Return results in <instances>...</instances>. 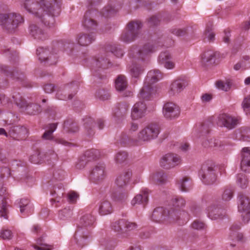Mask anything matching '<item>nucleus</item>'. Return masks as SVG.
I'll use <instances>...</instances> for the list:
<instances>
[{"label": "nucleus", "instance_id": "4468645a", "mask_svg": "<svg viewBox=\"0 0 250 250\" xmlns=\"http://www.w3.org/2000/svg\"><path fill=\"white\" fill-rule=\"evenodd\" d=\"M57 127V124L52 123L48 124L46 127V130L42 135V139L44 140H53L56 144H61L65 146H70L72 144L68 142L62 138H54L53 136V133L56 130Z\"/></svg>", "mask_w": 250, "mask_h": 250}, {"label": "nucleus", "instance_id": "6ab92c4d", "mask_svg": "<svg viewBox=\"0 0 250 250\" xmlns=\"http://www.w3.org/2000/svg\"><path fill=\"white\" fill-rule=\"evenodd\" d=\"M105 175V166L103 164H98L93 167L90 177L94 182L98 183L102 181Z\"/></svg>", "mask_w": 250, "mask_h": 250}, {"label": "nucleus", "instance_id": "1a4fd4ad", "mask_svg": "<svg viewBox=\"0 0 250 250\" xmlns=\"http://www.w3.org/2000/svg\"><path fill=\"white\" fill-rule=\"evenodd\" d=\"M160 133V127L156 124H150L142 129L138 135L137 141L148 142L156 138Z\"/></svg>", "mask_w": 250, "mask_h": 250}, {"label": "nucleus", "instance_id": "338daca9", "mask_svg": "<svg viewBox=\"0 0 250 250\" xmlns=\"http://www.w3.org/2000/svg\"><path fill=\"white\" fill-rule=\"evenodd\" d=\"M170 32L171 33L177 36H182L186 34L187 33V30L185 28H172L170 29Z\"/></svg>", "mask_w": 250, "mask_h": 250}, {"label": "nucleus", "instance_id": "39448f33", "mask_svg": "<svg viewBox=\"0 0 250 250\" xmlns=\"http://www.w3.org/2000/svg\"><path fill=\"white\" fill-rule=\"evenodd\" d=\"M22 17L14 12L0 14V24L8 32H14L18 27L23 22Z\"/></svg>", "mask_w": 250, "mask_h": 250}, {"label": "nucleus", "instance_id": "bf43d9fd", "mask_svg": "<svg viewBox=\"0 0 250 250\" xmlns=\"http://www.w3.org/2000/svg\"><path fill=\"white\" fill-rule=\"evenodd\" d=\"M242 106L246 114H250V95L245 97L242 103Z\"/></svg>", "mask_w": 250, "mask_h": 250}, {"label": "nucleus", "instance_id": "0e129e2a", "mask_svg": "<svg viewBox=\"0 0 250 250\" xmlns=\"http://www.w3.org/2000/svg\"><path fill=\"white\" fill-rule=\"evenodd\" d=\"M12 236V232L9 229H2L0 233V237L3 239L10 240Z\"/></svg>", "mask_w": 250, "mask_h": 250}, {"label": "nucleus", "instance_id": "c85d7f7f", "mask_svg": "<svg viewBox=\"0 0 250 250\" xmlns=\"http://www.w3.org/2000/svg\"><path fill=\"white\" fill-rule=\"evenodd\" d=\"M171 56L167 52H162L159 56L158 61L167 69H171L174 67V63L170 61Z\"/></svg>", "mask_w": 250, "mask_h": 250}, {"label": "nucleus", "instance_id": "8fccbe9b", "mask_svg": "<svg viewBox=\"0 0 250 250\" xmlns=\"http://www.w3.org/2000/svg\"><path fill=\"white\" fill-rule=\"evenodd\" d=\"M72 210L70 208H64L59 212V217L62 220H66L71 218L72 215Z\"/></svg>", "mask_w": 250, "mask_h": 250}, {"label": "nucleus", "instance_id": "dca6fc26", "mask_svg": "<svg viewBox=\"0 0 250 250\" xmlns=\"http://www.w3.org/2000/svg\"><path fill=\"white\" fill-rule=\"evenodd\" d=\"M163 113L166 118L170 120L173 119L179 116L180 108L175 104L168 102L164 105Z\"/></svg>", "mask_w": 250, "mask_h": 250}, {"label": "nucleus", "instance_id": "49530a36", "mask_svg": "<svg viewBox=\"0 0 250 250\" xmlns=\"http://www.w3.org/2000/svg\"><path fill=\"white\" fill-rule=\"evenodd\" d=\"M64 128L69 132H76L79 130L77 124L70 120L65 121L64 123Z\"/></svg>", "mask_w": 250, "mask_h": 250}, {"label": "nucleus", "instance_id": "7ed1b4c3", "mask_svg": "<svg viewBox=\"0 0 250 250\" xmlns=\"http://www.w3.org/2000/svg\"><path fill=\"white\" fill-rule=\"evenodd\" d=\"M162 78V75L159 70H150L145 79L144 86L140 90L139 97L145 100H149L155 94L156 90L152 84Z\"/></svg>", "mask_w": 250, "mask_h": 250}, {"label": "nucleus", "instance_id": "aec40b11", "mask_svg": "<svg viewBox=\"0 0 250 250\" xmlns=\"http://www.w3.org/2000/svg\"><path fill=\"white\" fill-rule=\"evenodd\" d=\"M94 12L88 10L84 15L83 25L87 31H94L96 30L98 23L93 17Z\"/></svg>", "mask_w": 250, "mask_h": 250}, {"label": "nucleus", "instance_id": "4c0bfd02", "mask_svg": "<svg viewBox=\"0 0 250 250\" xmlns=\"http://www.w3.org/2000/svg\"><path fill=\"white\" fill-rule=\"evenodd\" d=\"M127 83L126 77L123 75H119L115 81V87L119 91H123L127 87Z\"/></svg>", "mask_w": 250, "mask_h": 250}, {"label": "nucleus", "instance_id": "412c9836", "mask_svg": "<svg viewBox=\"0 0 250 250\" xmlns=\"http://www.w3.org/2000/svg\"><path fill=\"white\" fill-rule=\"evenodd\" d=\"M146 110V104L144 102H137L132 108L131 114L132 118L134 120L141 118L145 115Z\"/></svg>", "mask_w": 250, "mask_h": 250}, {"label": "nucleus", "instance_id": "09e8293b", "mask_svg": "<svg viewBox=\"0 0 250 250\" xmlns=\"http://www.w3.org/2000/svg\"><path fill=\"white\" fill-rule=\"evenodd\" d=\"M162 20L161 15H153L147 19V24L149 27H154L158 25Z\"/></svg>", "mask_w": 250, "mask_h": 250}, {"label": "nucleus", "instance_id": "f03ea898", "mask_svg": "<svg viewBox=\"0 0 250 250\" xmlns=\"http://www.w3.org/2000/svg\"><path fill=\"white\" fill-rule=\"evenodd\" d=\"M64 43L62 42H53L50 48L40 47L37 49V55L41 62H44L49 65L56 64L57 61V54L64 49Z\"/></svg>", "mask_w": 250, "mask_h": 250}, {"label": "nucleus", "instance_id": "cd10ccee", "mask_svg": "<svg viewBox=\"0 0 250 250\" xmlns=\"http://www.w3.org/2000/svg\"><path fill=\"white\" fill-rule=\"evenodd\" d=\"M76 40L81 46H87L95 40V33L91 32L90 34L80 33L78 35Z\"/></svg>", "mask_w": 250, "mask_h": 250}, {"label": "nucleus", "instance_id": "423d86ee", "mask_svg": "<svg viewBox=\"0 0 250 250\" xmlns=\"http://www.w3.org/2000/svg\"><path fill=\"white\" fill-rule=\"evenodd\" d=\"M217 168L214 163L211 161H207L202 166L199 175L202 182L206 185H211L215 183L217 179Z\"/></svg>", "mask_w": 250, "mask_h": 250}, {"label": "nucleus", "instance_id": "473e14b6", "mask_svg": "<svg viewBox=\"0 0 250 250\" xmlns=\"http://www.w3.org/2000/svg\"><path fill=\"white\" fill-rule=\"evenodd\" d=\"M241 228L240 223H234L230 228L229 237L232 240L242 241L243 239V235L242 233H239L238 230Z\"/></svg>", "mask_w": 250, "mask_h": 250}, {"label": "nucleus", "instance_id": "3c124183", "mask_svg": "<svg viewBox=\"0 0 250 250\" xmlns=\"http://www.w3.org/2000/svg\"><path fill=\"white\" fill-rule=\"evenodd\" d=\"M94 63L96 66L98 67L106 68L108 67L110 62L107 58H101L96 60Z\"/></svg>", "mask_w": 250, "mask_h": 250}, {"label": "nucleus", "instance_id": "c03bdc74", "mask_svg": "<svg viewBox=\"0 0 250 250\" xmlns=\"http://www.w3.org/2000/svg\"><path fill=\"white\" fill-rule=\"evenodd\" d=\"M6 193L3 195V199L2 200L1 205L0 207V215L1 217H3L5 219L8 218V205L6 201ZM2 197V196H1Z\"/></svg>", "mask_w": 250, "mask_h": 250}, {"label": "nucleus", "instance_id": "393cba45", "mask_svg": "<svg viewBox=\"0 0 250 250\" xmlns=\"http://www.w3.org/2000/svg\"><path fill=\"white\" fill-rule=\"evenodd\" d=\"M187 85V82L184 80H176L171 83L169 93L171 95L178 94L183 91Z\"/></svg>", "mask_w": 250, "mask_h": 250}, {"label": "nucleus", "instance_id": "13d9d810", "mask_svg": "<svg viewBox=\"0 0 250 250\" xmlns=\"http://www.w3.org/2000/svg\"><path fill=\"white\" fill-rule=\"evenodd\" d=\"M233 189L231 188H227L224 189L222 198L225 201H229L233 197Z\"/></svg>", "mask_w": 250, "mask_h": 250}, {"label": "nucleus", "instance_id": "a18cd8bd", "mask_svg": "<svg viewBox=\"0 0 250 250\" xmlns=\"http://www.w3.org/2000/svg\"><path fill=\"white\" fill-rule=\"evenodd\" d=\"M236 182L241 188H246L249 183L248 178L245 174L240 173L237 175Z\"/></svg>", "mask_w": 250, "mask_h": 250}, {"label": "nucleus", "instance_id": "052dcab7", "mask_svg": "<svg viewBox=\"0 0 250 250\" xmlns=\"http://www.w3.org/2000/svg\"><path fill=\"white\" fill-rule=\"evenodd\" d=\"M250 168V158L249 157L242 158L241 161V169L246 172L249 170L248 168Z\"/></svg>", "mask_w": 250, "mask_h": 250}, {"label": "nucleus", "instance_id": "e2e57ef3", "mask_svg": "<svg viewBox=\"0 0 250 250\" xmlns=\"http://www.w3.org/2000/svg\"><path fill=\"white\" fill-rule=\"evenodd\" d=\"M125 226L124 229L125 231H131L137 227V225L134 222H130L126 219H125Z\"/></svg>", "mask_w": 250, "mask_h": 250}, {"label": "nucleus", "instance_id": "9d476101", "mask_svg": "<svg viewBox=\"0 0 250 250\" xmlns=\"http://www.w3.org/2000/svg\"><path fill=\"white\" fill-rule=\"evenodd\" d=\"M78 88L77 83H72L60 87L57 91L56 97L61 100L72 99Z\"/></svg>", "mask_w": 250, "mask_h": 250}, {"label": "nucleus", "instance_id": "ddd939ff", "mask_svg": "<svg viewBox=\"0 0 250 250\" xmlns=\"http://www.w3.org/2000/svg\"><path fill=\"white\" fill-rule=\"evenodd\" d=\"M153 46L149 43L145 44L141 49H138L137 47H132L129 50L128 55L135 58L144 60L154 51Z\"/></svg>", "mask_w": 250, "mask_h": 250}, {"label": "nucleus", "instance_id": "20e7f679", "mask_svg": "<svg viewBox=\"0 0 250 250\" xmlns=\"http://www.w3.org/2000/svg\"><path fill=\"white\" fill-rule=\"evenodd\" d=\"M185 205L186 200L182 197L176 196L172 198L169 205V210H167L169 217L173 221H179V223L184 224L186 222L185 217L187 216V213L181 210Z\"/></svg>", "mask_w": 250, "mask_h": 250}, {"label": "nucleus", "instance_id": "5fc2aeb1", "mask_svg": "<svg viewBox=\"0 0 250 250\" xmlns=\"http://www.w3.org/2000/svg\"><path fill=\"white\" fill-rule=\"evenodd\" d=\"M241 136L245 141H250V128L242 127L240 129Z\"/></svg>", "mask_w": 250, "mask_h": 250}, {"label": "nucleus", "instance_id": "c9c22d12", "mask_svg": "<svg viewBox=\"0 0 250 250\" xmlns=\"http://www.w3.org/2000/svg\"><path fill=\"white\" fill-rule=\"evenodd\" d=\"M84 127L87 135L89 136H93L94 134L93 127L95 123L93 119L91 117H86L83 119Z\"/></svg>", "mask_w": 250, "mask_h": 250}, {"label": "nucleus", "instance_id": "603ef678", "mask_svg": "<svg viewBox=\"0 0 250 250\" xmlns=\"http://www.w3.org/2000/svg\"><path fill=\"white\" fill-rule=\"evenodd\" d=\"M212 23L208 25L204 32L205 38H208V41H213L215 39V34L212 31Z\"/></svg>", "mask_w": 250, "mask_h": 250}, {"label": "nucleus", "instance_id": "6e6552de", "mask_svg": "<svg viewBox=\"0 0 250 250\" xmlns=\"http://www.w3.org/2000/svg\"><path fill=\"white\" fill-rule=\"evenodd\" d=\"M143 24L139 21H132L127 25V31L123 33L121 36L122 41L129 43L134 41L140 33Z\"/></svg>", "mask_w": 250, "mask_h": 250}, {"label": "nucleus", "instance_id": "9b49d317", "mask_svg": "<svg viewBox=\"0 0 250 250\" xmlns=\"http://www.w3.org/2000/svg\"><path fill=\"white\" fill-rule=\"evenodd\" d=\"M238 210L242 213L243 223L247 224L250 220V198L246 195L240 194L238 196Z\"/></svg>", "mask_w": 250, "mask_h": 250}, {"label": "nucleus", "instance_id": "4d7b16f0", "mask_svg": "<svg viewBox=\"0 0 250 250\" xmlns=\"http://www.w3.org/2000/svg\"><path fill=\"white\" fill-rule=\"evenodd\" d=\"M37 244L39 245H35L34 248L37 250H51V246L48 245L42 242V239L39 238L37 240Z\"/></svg>", "mask_w": 250, "mask_h": 250}, {"label": "nucleus", "instance_id": "f704fd0d", "mask_svg": "<svg viewBox=\"0 0 250 250\" xmlns=\"http://www.w3.org/2000/svg\"><path fill=\"white\" fill-rule=\"evenodd\" d=\"M128 107V105L126 103L119 104L114 111V116L115 117L123 118L126 115Z\"/></svg>", "mask_w": 250, "mask_h": 250}, {"label": "nucleus", "instance_id": "e433bc0d", "mask_svg": "<svg viewBox=\"0 0 250 250\" xmlns=\"http://www.w3.org/2000/svg\"><path fill=\"white\" fill-rule=\"evenodd\" d=\"M214 53L211 50H208L204 53L201 56L202 63L206 66L214 62L213 59Z\"/></svg>", "mask_w": 250, "mask_h": 250}, {"label": "nucleus", "instance_id": "de8ad7c7", "mask_svg": "<svg viewBox=\"0 0 250 250\" xmlns=\"http://www.w3.org/2000/svg\"><path fill=\"white\" fill-rule=\"evenodd\" d=\"M125 219H120L112 223V229L117 232L122 233L124 232L125 226Z\"/></svg>", "mask_w": 250, "mask_h": 250}, {"label": "nucleus", "instance_id": "ea45409f", "mask_svg": "<svg viewBox=\"0 0 250 250\" xmlns=\"http://www.w3.org/2000/svg\"><path fill=\"white\" fill-rule=\"evenodd\" d=\"M144 68L139 64L134 63L129 67V72L132 77L138 78L143 73Z\"/></svg>", "mask_w": 250, "mask_h": 250}, {"label": "nucleus", "instance_id": "bb28decb", "mask_svg": "<svg viewBox=\"0 0 250 250\" xmlns=\"http://www.w3.org/2000/svg\"><path fill=\"white\" fill-rule=\"evenodd\" d=\"M16 203L20 208L21 213L23 215H28L33 210V205L27 199L24 198L20 200H18Z\"/></svg>", "mask_w": 250, "mask_h": 250}, {"label": "nucleus", "instance_id": "680f3d73", "mask_svg": "<svg viewBox=\"0 0 250 250\" xmlns=\"http://www.w3.org/2000/svg\"><path fill=\"white\" fill-rule=\"evenodd\" d=\"M216 86L218 89L225 91H228L230 88V85L229 83L221 81H217L216 83Z\"/></svg>", "mask_w": 250, "mask_h": 250}, {"label": "nucleus", "instance_id": "a211bd4d", "mask_svg": "<svg viewBox=\"0 0 250 250\" xmlns=\"http://www.w3.org/2000/svg\"><path fill=\"white\" fill-rule=\"evenodd\" d=\"M57 155L54 152H50V155L47 154H42L39 150H37L33 154L30 155L29 161L33 164H37L45 162V160L48 161L51 159H56Z\"/></svg>", "mask_w": 250, "mask_h": 250}, {"label": "nucleus", "instance_id": "4be33fe9", "mask_svg": "<svg viewBox=\"0 0 250 250\" xmlns=\"http://www.w3.org/2000/svg\"><path fill=\"white\" fill-rule=\"evenodd\" d=\"M207 214L208 218L211 220L222 219L225 215L224 210L221 209L215 204L209 206L207 209Z\"/></svg>", "mask_w": 250, "mask_h": 250}, {"label": "nucleus", "instance_id": "58836bf2", "mask_svg": "<svg viewBox=\"0 0 250 250\" xmlns=\"http://www.w3.org/2000/svg\"><path fill=\"white\" fill-rule=\"evenodd\" d=\"M87 238V235L85 234V232L83 229H79L74 235V238L76 242L78 245L81 247H83L84 245V242Z\"/></svg>", "mask_w": 250, "mask_h": 250}, {"label": "nucleus", "instance_id": "69168bd1", "mask_svg": "<svg viewBox=\"0 0 250 250\" xmlns=\"http://www.w3.org/2000/svg\"><path fill=\"white\" fill-rule=\"evenodd\" d=\"M206 227L205 224L201 221L198 220L194 221L191 224V227L193 229L201 230L204 229Z\"/></svg>", "mask_w": 250, "mask_h": 250}, {"label": "nucleus", "instance_id": "2eb2a0df", "mask_svg": "<svg viewBox=\"0 0 250 250\" xmlns=\"http://www.w3.org/2000/svg\"><path fill=\"white\" fill-rule=\"evenodd\" d=\"M181 161L180 157L177 154L168 153L161 158L160 164L165 169H170L180 164Z\"/></svg>", "mask_w": 250, "mask_h": 250}, {"label": "nucleus", "instance_id": "37998d69", "mask_svg": "<svg viewBox=\"0 0 250 250\" xmlns=\"http://www.w3.org/2000/svg\"><path fill=\"white\" fill-rule=\"evenodd\" d=\"M202 145L205 147H219L223 146L222 144V142L218 140L210 139H206L203 143Z\"/></svg>", "mask_w": 250, "mask_h": 250}, {"label": "nucleus", "instance_id": "b1692460", "mask_svg": "<svg viewBox=\"0 0 250 250\" xmlns=\"http://www.w3.org/2000/svg\"><path fill=\"white\" fill-rule=\"evenodd\" d=\"M29 29L30 35L36 40L44 41L48 38L47 34L36 24L31 25Z\"/></svg>", "mask_w": 250, "mask_h": 250}, {"label": "nucleus", "instance_id": "7c9ffc66", "mask_svg": "<svg viewBox=\"0 0 250 250\" xmlns=\"http://www.w3.org/2000/svg\"><path fill=\"white\" fill-rule=\"evenodd\" d=\"M150 180L154 184L163 185L167 181V176L164 171H158L150 176Z\"/></svg>", "mask_w": 250, "mask_h": 250}, {"label": "nucleus", "instance_id": "774afa93", "mask_svg": "<svg viewBox=\"0 0 250 250\" xmlns=\"http://www.w3.org/2000/svg\"><path fill=\"white\" fill-rule=\"evenodd\" d=\"M79 195L75 191H71L67 194V199L72 203H75Z\"/></svg>", "mask_w": 250, "mask_h": 250}, {"label": "nucleus", "instance_id": "5701e85b", "mask_svg": "<svg viewBox=\"0 0 250 250\" xmlns=\"http://www.w3.org/2000/svg\"><path fill=\"white\" fill-rule=\"evenodd\" d=\"M149 190L147 188H143L140 193L137 194L131 201V205L135 206L137 205H142L144 207L148 200Z\"/></svg>", "mask_w": 250, "mask_h": 250}, {"label": "nucleus", "instance_id": "864d4df0", "mask_svg": "<svg viewBox=\"0 0 250 250\" xmlns=\"http://www.w3.org/2000/svg\"><path fill=\"white\" fill-rule=\"evenodd\" d=\"M128 157L127 153L125 151H120L118 152L115 157V160L117 163H122L125 162Z\"/></svg>", "mask_w": 250, "mask_h": 250}, {"label": "nucleus", "instance_id": "79ce46f5", "mask_svg": "<svg viewBox=\"0 0 250 250\" xmlns=\"http://www.w3.org/2000/svg\"><path fill=\"white\" fill-rule=\"evenodd\" d=\"M118 10L119 8L117 7L115 4H111L104 7L102 13L103 16L107 18L114 15Z\"/></svg>", "mask_w": 250, "mask_h": 250}, {"label": "nucleus", "instance_id": "c756f323", "mask_svg": "<svg viewBox=\"0 0 250 250\" xmlns=\"http://www.w3.org/2000/svg\"><path fill=\"white\" fill-rule=\"evenodd\" d=\"M99 213L101 215H106L111 214L113 211L111 203L108 200L101 201L98 204Z\"/></svg>", "mask_w": 250, "mask_h": 250}, {"label": "nucleus", "instance_id": "a19ab883", "mask_svg": "<svg viewBox=\"0 0 250 250\" xmlns=\"http://www.w3.org/2000/svg\"><path fill=\"white\" fill-rule=\"evenodd\" d=\"M100 156V152L98 150L95 149H91L85 152L84 155H83V158L86 159L88 162L98 158Z\"/></svg>", "mask_w": 250, "mask_h": 250}, {"label": "nucleus", "instance_id": "0eeeda50", "mask_svg": "<svg viewBox=\"0 0 250 250\" xmlns=\"http://www.w3.org/2000/svg\"><path fill=\"white\" fill-rule=\"evenodd\" d=\"M12 99L16 104L29 115H35L41 111V107L38 104H27L26 102L19 93L14 92Z\"/></svg>", "mask_w": 250, "mask_h": 250}, {"label": "nucleus", "instance_id": "f257e3e1", "mask_svg": "<svg viewBox=\"0 0 250 250\" xmlns=\"http://www.w3.org/2000/svg\"><path fill=\"white\" fill-rule=\"evenodd\" d=\"M61 2L58 0H40L34 2L33 0H26L23 4L24 8L39 18L46 26L49 28L54 25V17L61 12Z\"/></svg>", "mask_w": 250, "mask_h": 250}, {"label": "nucleus", "instance_id": "2f4dec72", "mask_svg": "<svg viewBox=\"0 0 250 250\" xmlns=\"http://www.w3.org/2000/svg\"><path fill=\"white\" fill-rule=\"evenodd\" d=\"M177 184L182 191H188L192 188L191 179L188 177H184L177 181Z\"/></svg>", "mask_w": 250, "mask_h": 250}, {"label": "nucleus", "instance_id": "72a5a7b5", "mask_svg": "<svg viewBox=\"0 0 250 250\" xmlns=\"http://www.w3.org/2000/svg\"><path fill=\"white\" fill-rule=\"evenodd\" d=\"M94 221L95 218L93 215L86 213L81 217L79 225L81 228H86L92 226Z\"/></svg>", "mask_w": 250, "mask_h": 250}, {"label": "nucleus", "instance_id": "6e6d98bb", "mask_svg": "<svg viewBox=\"0 0 250 250\" xmlns=\"http://www.w3.org/2000/svg\"><path fill=\"white\" fill-rule=\"evenodd\" d=\"M110 48H107V50L111 52L112 54H113L117 57L120 58L123 56L124 52L120 48H119L116 45H111Z\"/></svg>", "mask_w": 250, "mask_h": 250}, {"label": "nucleus", "instance_id": "f8f14e48", "mask_svg": "<svg viewBox=\"0 0 250 250\" xmlns=\"http://www.w3.org/2000/svg\"><path fill=\"white\" fill-rule=\"evenodd\" d=\"M217 124L221 126H224L229 129L235 128L241 121L240 117L232 116L228 114L222 113L218 116Z\"/></svg>", "mask_w": 250, "mask_h": 250}, {"label": "nucleus", "instance_id": "f3484780", "mask_svg": "<svg viewBox=\"0 0 250 250\" xmlns=\"http://www.w3.org/2000/svg\"><path fill=\"white\" fill-rule=\"evenodd\" d=\"M167 210L168 208H165L163 207H158L154 209L152 215L151 219L156 222H161L165 220H168L169 222H175L169 217Z\"/></svg>", "mask_w": 250, "mask_h": 250}, {"label": "nucleus", "instance_id": "a878e982", "mask_svg": "<svg viewBox=\"0 0 250 250\" xmlns=\"http://www.w3.org/2000/svg\"><path fill=\"white\" fill-rule=\"evenodd\" d=\"M132 176V172L129 169H126L121 172L117 177L116 184L120 188H123L129 182Z\"/></svg>", "mask_w": 250, "mask_h": 250}]
</instances>
